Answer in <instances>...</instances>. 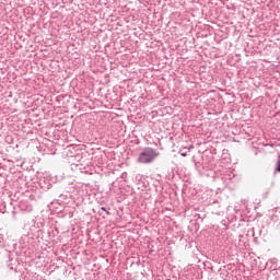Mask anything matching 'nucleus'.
I'll use <instances>...</instances> for the list:
<instances>
[{
    "label": "nucleus",
    "mask_w": 280,
    "mask_h": 280,
    "mask_svg": "<svg viewBox=\"0 0 280 280\" xmlns=\"http://www.w3.org/2000/svg\"><path fill=\"white\" fill-rule=\"evenodd\" d=\"M159 151L156 149H152L150 147H145L141 150L138 155L137 162L142 163L143 165H148L150 163H154V160L159 156Z\"/></svg>",
    "instance_id": "1"
},
{
    "label": "nucleus",
    "mask_w": 280,
    "mask_h": 280,
    "mask_svg": "<svg viewBox=\"0 0 280 280\" xmlns=\"http://www.w3.org/2000/svg\"><path fill=\"white\" fill-rule=\"evenodd\" d=\"M240 175L235 174V172L233 171H225L220 176V180H222L225 187H229V185H235L236 183H240Z\"/></svg>",
    "instance_id": "2"
},
{
    "label": "nucleus",
    "mask_w": 280,
    "mask_h": 280,
    "mask_svg": "<svg viewBox=\"0 0 280 280\" xmlns=\"http://www.w3.org/2000/svg\"><path fill=\"white\" fill-rule=\"evenodd\" d=\"M5 255L8 257L7 266L9 270H14V272H16V259L12 258V252H7Z\"/></svg>",
    "instance_id": "3"
},
{
    "label": "nucleus",
    "mask_w": 280,
    "mask_h": 280,
    "mask_svg": "<svg viewBox=\"0 0 280 280\" xmlns=\"http://www.w3.org/2000/svg\"><path fill=\"white\" fill-rule=\"evenodd\" d=\"M267 268L271 270L272 275H277L280 267L277 268V258L269 259L266 264Z\"/></svg>",
    "instance_id": "4"
},
{
    "label": "nucleus",
    "mask_w": 280,
    "mask_h": 280,
    "mask_svg": "<svg viewBox=\"0 0 280 280\" xmlns=\"http://www.w3.org/2000/svg\"><path fill=\"white\" fill-rule=\"evenodd\" d=\"M51 183H56V180L52 178L50 180L47 179V180L40 182L42 189H44V191H47V189H51V187H54Z\"/></svg>",
    "instance_id": "5"
},
{
    "label": "nucleus",
    "mask_w": 280,
    "mask_h": 280,
    "mask_svg": "<svg viewBox=\"0 0 280 280\" xmlns=\"http://www.w3.org/2000/svg\"><path fill=\"white\" fill-rule=\"evenodd\" d=\"M20 244H21L22 248H25V246H27V244H30V236L28 235L21 236Z\"/></svg>",
    "instance_id": "6"
},
{
    "label": "nucleus",
    "mask_w": 280,
    "mask_h": 280,
    "mask_svg": "<svg viewBox=\"0 0 280 280\" xmlns=\"http://www.w3.org/2000/svg\"><path fill=\"white\" fill-rule=\"evenodd\" d=\"M190 150H194V144H190L189 147H185L184 149L179 150L180 156H187V153L190 152Z\"/></svg>",
    "instance_id": "7"
},
{
    "label": "nucleus",
    "mask_w": 280,
    "mask_h": 280,
    "mask_svg": "<svg viewBox=\"0 0 280 280\" xmlns=\"http://www.w3.org/2000/svg\"><path fill=\"white\" fill-rule=\"evenodd\" d=\"M220 277L221 279L229 280V271L226 269L221 270Z\"/></svg>",
    "instance_id": "8"
},
{
    "label": "nucleus",
    "mask_w": 280,
    "mask_h": 280,
    "mask_svg": "<svg viewBox=\"0 0 280 280\" xmlns=\"http://www.w3.org/2000/svg\"><path fill=\"white\" fill-rule=\"evenodd\" d=\"M275 172H278L280 174V160L279 159H278V161L276 163Z\"/></svg>",
    "instance_id": "9"
},
{
    "label": "nucleus",
    "mask_w": 280,
    "mask_h": 280,
    "mask_svg": "<svg viewBox=\"0 0 280 280\" xmlns=\"http://www.w3.org/2000/svg\"><path fill=\"white\" fill-rule=\"evenodd\" d=\"M101 211H105L106 215H110V212L108 211V209H106V207H102Z\"/></svg>",
    "instance_id": "10"
},
{
    "label": "nucleus",
    "mask_w": 280,
    "mask_h": 280,
    "mask_svg": "<svg viewBox=\"0 0 280 280\" xmlns=\"http://www.w3.org/2000/svg\"><path fill=\"white\" fill-rule=\"evenodd\" d=\"M4 243H3V235H0V248H3Z\"/></svg>",
    "instance_id": "11"
},
{
    "label": "nucleus",
    "mask_w": 280,
    "mask_h": 280,
    "mask_svg": "<svg viewBox=\"0 0 280 280\" xmlns=\"http://www.w3.org/2000/svg\"><path fill=\"white\" fill-rule=\"evenodd\" d=\"M196 167H198V163H195Z\"/></svg>",
    "instance_id": "12"
},
{
    "label": "nucleus",
    "mask_w": 280,
    "mask_h": 280,
    "mask_svg": "<svg viewBox=\"0 0 280 280\" xmlns=\"http://www.w3.org/2000/svg\"><path fill=\"white\" fill-rule=\"evenodd\" d=\"M253 237H255V232H253Z\"/></svg>",
    "instance_id": "13"
},
{
    "label": "nucleus",
    "mask_w": 280,
    "mask_h": 280,
    "mask_svg": "<svg viewBox=\"0 0 280 280\" xmlns=\"http://www.w3.org/2000/svg\"><path fill=\"white\" fill-rule=\"evenodd\" d=\"M278 160H280V154L278 155Z\"/></svg>",
    "instance_id": "14"
},
{
    "label": "nucleus",
    "mask_w": 280,
    "mask_h": 280,
    "mask_svg": "<svg viewBox=\"0 0 280 280\" xmlns=\"http://www.w3.org/2000/svg\"><path fill=\"white\" fill-rule=\"evenodd\" d=\"M12 213H13V215H14V213H16V212H15V211H13Z\"/></svg>",
    "instance_id": "15"
}]
</instances>
